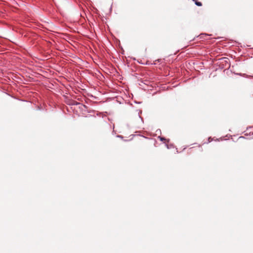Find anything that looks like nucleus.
<instances>
[{
	"label": "nucleus",
	"instance_id": "f257e3e1",
	"mask_svg": "<svg viewBox=\"0 0 253 253\" xmlns=\"http://www.w3.org/2000/svg\"><path fill=\"white\" fill-rule=\"evenodd\" d=\"M192 1L195 2L196 5L199 6H201L202 5V3L201 2H199L197 0H192Z\"/></svg>",
	"mask_w": 253,
	"mask_h": 253
}]
</instances>
